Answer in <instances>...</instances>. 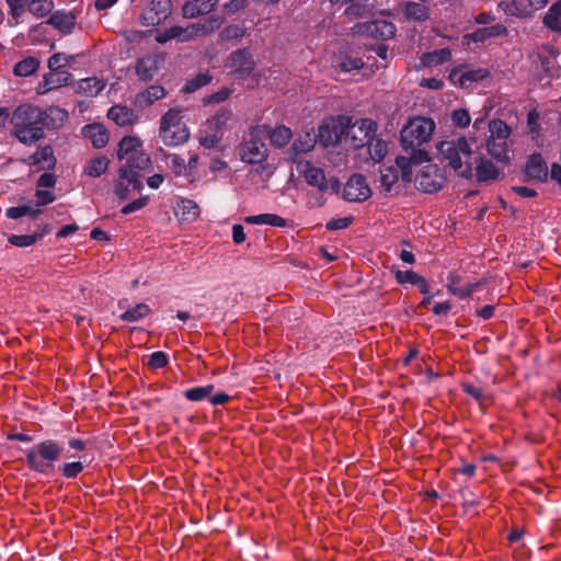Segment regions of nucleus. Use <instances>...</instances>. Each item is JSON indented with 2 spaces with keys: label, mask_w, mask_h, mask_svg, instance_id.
<instances>
[{
  "label": "nucleus",
  "mask_w": 561,
  "mask_h": 561,
  "mask_svg": "<svg viewBox=\"0 0 561 561\" xmlns=\"http://www.w3.org/2000/svg\"><path fill=\"white\" fill-rule=\"evenodd\" d=\"M68 113L58 106L42 110L32 105L18 106L11 117L12 135L22 144L31 146L44 138V129H55L67 119Z\"/></svg>",
  "instance_id": "f257e3e1"
},
{
  "label": "nucleus",
  "mask_w": 561,
  "mask_h": 561,
  "mask_svg": "<svg viewBox=\"0 0 561 561\" xmlns=\"http://www.w3.org/2000/svg\"><path fill=\"white\" fill-rule=\"evenodd\" d=\"M435 129V123L431 118L417 116L411 118L400 131V142L405 154L398 156L396 162L401 168V179L408 183L412 180V167L430 160L427 150L423 145L427 144Z\"/></svg>",
  "instance_id": "f03ea898"
},
{
  "label": "nucleus",
  "mask_w": 561,
  "mask_h": 561,
  "mask_svg": "<svg viewBox=\"0 0 561 561\" xmlns=\"http://www.w3.org/2000/svg\"><path fill=\"white\" fill-rule=\"evenodd\" d=\"M437 150L440 162L446 163L458 176L463 179L472 178L473 157L476 153L465 137L440 141Z\"/></svg>",
  "instance_id": "7ed1b4c3"
},
{
  "label": "nucleus",
  "mask_w": 561,
  "mask_h": 561,
  "mask_svg": "<svg viewBox=\"0 0 561 561\" xmlns=\"http://www.w3.org/2000/svg\"><path fill=\"white\" fill-rule=\"evenodd\" d=\"M301 173L306 183L312 187L307 193V206L311 209L323 207L327 203L325 194H336L341 183L335 176H327L325 172L311 162L301 163Z\"/></svg>",
  "instance_id": "20e7f679"
},
{
  "label": "nucleus",
  "mask_w": 561,
  "mask_h": 561,
  "mask_svg": "<svg viewBox=\"0 0 561 561\" xmlns=\"http://www.w3.org/2000/svg\"><path fill=\"white\" fill-rule=\"evenodd\" d=\"M65 447L57 440L45 439L25 450V462L28 469L39 474L48 476L56 469Z\"/></svg>",
  "instance_id": "39448f33"
},
{
  "label": "nucleus",
  "mask_w": 561,
  "mask_h": 561,
  "mask_svg": "<svg viewBox=\"0 0 561 561\" xmlns=\"http://www.w3.org/2000/svg\"><path fill=\"white\" fill-rule=\"evenodd\" d=\"M267 126L251 127L244 141L239 147L241 160L249 164L262 163L268 156L265 144L267 138Z\"/></svg>",
  "instance_id": "423d86ee"
},
{
  "label": "nucleus",
  "mask_w": 561,
  "mask_h": 561,
  "mask_svg": "<svg viewBox=\"0 0 561 561\" xmlns=\"http://www.w3.org/2000/svg\"><path fill=\"white\" fill-rule=\"evenodd\" d=\"M159 137L168 147H175L186 142L190 138L188 129L182 122L181 111L170 108L160 119Z\"/></svg>",
  "instance_id": "0eeeda50"
},
{
  "label": "nucleus",
  "mask_w": 561,
  "mask_h": 561,
  "mask_svg": "<svg viewBox=\"0 0 561 561\" xmlns=\"http://www.w3.org/2000/svg\"><path fill=\"white\" fill-rule=\"evenodd\" d=\"M342 122L345 124L344 140L354 149H360L374 140L378 129V124L370 118H359L353 122L351 117L342 116Z\"/></svg>",
  "instance_id": "6e6552de"
},
{
  "label": "nucleus",
  "mask_w": 561,
  "mask_h": 561,
  "mask_svg": "<svg viewBox=\"0 0 561 561\" xmlns=\"http://www.w3.org/2000/svg\"><path fill=\"white\" fill-rule=\"evenodd\" d=\"M117 158L125 160L122 167L146 169L150 164V158L141 149V141L137 137L125 136L118 144Z\"/></svg>",
  "instance_id": "1a4fd4ad"
},
{
  "label": "nucleus",
  "mask_w": 561,
  "mask_h": 561,
  "mask_svg": "<svg viewBox=\"0 0 561 561\" xmlns=\"http://www.w3.org/2000/svg\"><path fill=\"white\" fill-rule=\"evenodd\" d=\"M142 169L121 167L118 170V179L116 180L114 193L121 201L129 197L131 192H139L144 184L139 172Z\"/></svg>",
  "instance_id": "9d476101"
},
{
  "label": "nucleus",
  "mask_w": 561,
  "mask_h": 561,
  "mask_svg": "<svg viewBox=\"0 0 561 561\" xmlns=\"http://www.w3.org/2000/svg\"><path fill=\"white\" fill-rule=\"evenodd\" d=\"M371 196V190L362 174H353L344 185L342 197L351 203H362Z\"/></svg>",
  "instance_id": "9b49d317"
},
{
  "label": "nucleus",
  "mask_w": 561,
  "mask_h": 561,
  "mask_svg": "<svg viewBox=\"0 0 561 561\" xmlns=\"http://www.w3.org/2000/svg\"><path fill=\"white\" fill-rule=\"evenodd\" d=\"M172 12L171 0H151L141 13V23L145 26H156L168 19Z\"/></svg>",
  "instance_id": "f8f14e48"
},
{
  "label": "nucleus",
  "mask_w": 561,
  "mask_h": 561,
  "mask_svg": "<svg viewBox=\"0 0 561 561\" xmlns=\"http://www.w3.org/2000/svg\"><path fill=\"white\" fill-rule=\"evenodd\" d=\"M345 124L342 122V116L335 119L325 122L319 126L318 139L324 147L334 146L344 139Z\"/></svg>",
  "instance_id": "ddd939ff"
},
{
  "label": "nucleus",
  "mask_w": 561,
  "mask_h": 561,
  "mask_svg": "<svg viewBox=\"0 0 561 561\" xmlns=\"http://www.w3.org/2000/svg\"><path fill=\"white\" fill-rule=\"evenodd\" d=\"M233 73L244 77L249 76L254 67L252 53L249 48H241L232 51L225 64Z\"/></svg>",
  "instance_id": "4468645a"
},
{
  "label": "nucleus",
  "mask_w": 561,
  "mask_h": 561,
  "mask_svg": "<svg viewBox=\"0 0 561 561\" xmlns=\"http://www.w3.org/2000/svg\"><path fill=\"white\" fill-rule=\"evenodd\" d=\"M525 182L545 183L549 176L547 162L538 152L530 154L524 170Z\"/></svg>",
  "instance_id": "2eb2a0df"
},
{
  "label": "nucleus",
  "mask_w": 561,
  "mask_h": 561,
  "mask_svg": "<svg viewBox=\"0 0 561 561\" xmlns=\"http://www.w3.org/2000/svg\"><path fill=\"white\" fill-rule=\"evenodd\" d=\"M358 32L383 41L394 37L397 27L392 22L375 20L357 25Z\"/></svg>",
  "instance_id": "dca6fc26"
},
{
  "label": "nucleus",
  "mask_w": 561,
  "mask_h": 561,
  "mask_svg": "<svg viewBox=\"0 0 561 561\" xmlns=\"http://www.w3.org/2000/svg\"><path fill=\"white\" fill-rule=\"evenodd\" d=\"M23 163L35 167L38 171H50L55 169L57 159L54 156L53 147L49 145L39 147L34 153L23 159Z\"/></svg>",
  "instance_id": "f3484780"
},
{
  "label": "nucleus",
  "mask_w": 561,
  "mask_h": 561,
  "mask_svg": "<svg viewBox=\"0 0 561 561\" xmlns=\"http://www.w3.org/2000/svg\"><path fill=\"white\" fill-rule=\"evenodd\" d=\"M446 183V178L440 173L437 167H428L417 176L419 190L425 193H435L440 191Z\"/></svg>",
  "instance_id": "a211bd4d"
},
{
  "label": "nucleus",
  "mask_w": 561,
  "mask_h": 561,
  "mask_svg": "<svg viewBox=\"0 0 561 561\" xmlns=\"http://www.w3.org/2000/svg\"><path fill=\"white\" fill-rule=\"evenodd\" d=\"M72 80V75L67 70H49L37 87L38 94H45L51 90L67 85Z\"/></svg>",
  "instance_id": "6ab92c4d"
},
{
  "label": "nucleus",
  "mask_w": 561,
  "mask_h": 561,
  "mask_svg": "<svg viewBox=\"0 0 561 561\" xmlns=\"http://www.w3.org/2000/svg\"><path fill=\"white\" fill-rule=\"evenodd\" d=\"M218 0H187L183 7V16L186 19H194L199 15H205L215 10Z\"/></svg>",
  "instance_id": "aec40b11"
},
{
  "label": "nucleus",
  "mask_w": 561,
  "mask_h": 561,
  "mask_svg": "<svg viewBox=\"0 0 561 561\" xmlns=\"http://www.w3.org/2000/svg\"><path fill=\"white\" fill-rule=\"evenodd\" d=\"M77 13L73 11H56L47 20V23L60 31L62 34H70L75 28Z\"/></svg>",
  "instance_id": "412c9836"
},
{
  "label": "nucleus",
  "mask_w": 561,
  "mask_h": 561,
  "mask_svg": "<svg viewBox=\"0 0 561 561\" xmlns=\"http://www.w3.org/2000/svg\"><path fill=\"white\" fill-rule=\"evenodd\" d=\"M477 163L476 167V175L478 182H490L497 180L500 175V170L493 162L486 160L479 154H474L473 164Z\"/></svg>",
  "instance_id": "4be33fe9"
},
{
  "label": "nucleus",
  "mask_w": 561,
  "mask_h": 561,
  "mask_svg": "<svg viewBox=\"0 0 561 561\" xmlns=\"http://www.w3.org/2000/svg\"><path fill=\"white\" fill-rule=\"evenodd\" d=\"M431 0H416L409 1L404 4V15L408 20L414 22H425L430 18V3Z\"/></svg>",
  "instance_id": "5701e85b"
},
{
  "label": "nucleus",
  "mask_w": 561,
  "mask_h": 561,
  "mask_svg": "<svg viewBox=\"0 0 561 561\" xmlns=\"http://www.w3.org/2000/svg\"><path fill=\"white\" fill-rule=\"evenodd\" d=\"M136 73L141 81H150L159 70V59L157 56H145L136 61Z\"/></svg>",
  "instance_id": "b1692460"
},
{
  "label": "nucleus",
  "mask_w": 561,
  "mask_h": 561,
  "mask_svg": "<svg viewBox=\"0 0 561 561\" xmlns=\"http://www.w3.org/2000/svg\"><path fill=\"white\" fill-rule=\"evenodd\" d=\"M107 117L118 126L133 125L138 116L133 108L123 105H114L107 112Z\"/></svg>",
  "instance_id": "393cba45"
},
{
  "label": "nucleus",
  "mask_w": 561,
  "mask_h": 561,
  "mask_svg": "<svg viewBox=\"0 0 561 561\" xmlns=\"http://www.w3.org/2000/svg\"><path fill=\"white\" fill-rule=\"evenodd\" d=\"M317 144V136L310 133H305L300 135L293 142L289 149V157L291 160H295L299 154L307 153L311 151Z\"/></svg>",
  "instance_id": "a878e982"
},
{
  "label": "nucleus",
  "mask_w": 561,
  "mask_h": 561,
  "mask_svg": "<svg viewBox=\"0 0 561 561\" xmlns=\"http://www.w3.org/2000/svg\"><path fill=\"white\" fill-rule=\"evenodd\" d=\"M35 226H36V229L33 230L32 233H30V234H11L8 238V241L12 245L19 247V248H26V247L33 245L34 243H36L37 240L42 239L50 230L48 226H45L39 231V226L38 225H35Z\"/></svg>",
  "instance_id": "bb28decb"
},
{
  "label": "nucleus",
  "mask_w": 561,
  "mask_h": 561,
  "mask_svg": "<svg viewBox=\"0 0 561 561\" xmlns=\"http://www.w3.org/2000/svg\"><path fill=\"white\" fill-rule=\"evenodd\" d=\"M499 7L504 11L505 14L519 19L530 18L533 15V10L530 9L528 2L523 3L516 0H502L499 3Z\"/></svg>",
  "instance_id": "cd10ccee"
},
{
  "label": "nucleus",
  "mask_w": 561,
  "mask_h": 561,
  "mask_svg": "<svg viewBox=\"0 0 561 561\" xmlns=\"http://www.w3.org/2000/svg\"><path fill=\"white\" fill-rule=\"evenodd\" d=\"M84 136L90 138L95 148H103L108 142V131L100 124H90L83 128Z\"/></svg>",
  "instance_id": "c85d7f7f"
},
{
  "label": "nucleus",
  "mask_w": 561,
  "mask_h": 561,
  "mask_svg": "<svg viewBox=\"0 0 561 561\" xmlns=\"http://www.w3.org/2000/svg\"><path fill=\"white\" fill-rule=\"evenodd\" d=\"M232 118L231 110L226 107L220 108L207 123V131H216L222 135V130L226 128L228 122Z\"/></svg>",
  "instance_id": "c756f323"
},
{
  "label": "nucleus",
  "mask_w": 561,
  "mask_h": 561,
  "mask_svg": "<svg viewBox=\"0 0 561 561\" xmlns=\"http://www.w3.org/2000/svg\"><path fill=\"white\" fill-rule=\"evenodd\" d=\"M399 170L401 171V168L398 167L397 163L396 165H383L380 168V183L385 192H391L394 184H397L399 180Z\"/></svg>",
  "instance_id": "7c9ffc66"
},
{
  "label": "nucleus",
  "mask_w": 561,
  "mask_h": 561,
  "mask_svg": "<svg viewBox=\"0 0 561 561\" xmlns=\"http://www.w3.org/2000/svg\"><path fill=\"white\" fill-rule=\"evenodd\" d=\"M165 95V90L160 85H150L146 91L137 94L136 103L140 106H149L153 102L162 99Z\"/></svg>",
  "instance_id": "2f4dec72"
},
{
  "label": "nucleus",
  "mask_w": 561,
  "mask_h": 561,
  "mask_svg": "<svg viewBox=\"0 0 561 561\" xmlns=\"http://www.w3.org/2000/svg\"><path fill=\"white\" fill-rule=\"evenodd\" d=\"M267 137L270 138L271 144L277 148L286 146L293 136L290 128L284 125L277 126L274 129H270L267 127Z\"/></svg>",
  "instance_id": "473e14b6"
},
{
  "label": "nucleus",
  "mask_w": 561,
  "mask_h": 561,
  "mask_svg": "<svg viewBox=\"0 0 561 561\" xmlns=\"http://www.w3.org/2000/svg\"><path fill=\"white\" fill-rule=\"evenodd\" d=\"M543 24L558 33H561V0L554 2L543 18Z\"/></svg>",
  "instance_id": "72a5a7b5"
},
{
  "label": "nucleus",
  "mask_w": 561,
  "mask_h": 561,
  "mask_svg": "<svg viewBox=\"0 0 561 561\" xmlns=\"http://www.w3.org/2000/svg\"><path fill=\"white\" fill-rule=\"evenodd\" d=\"M224 21L225 18L221 15H210L203 22L195 23L198 37L214 33L222 25Z\"/></svg>",
  "instance_id": "f704fd0d"
},
{
  "label": "nucleus",
  "mask_w": 561,
  "mask_h": 561,
  "mask_svg": "<svg viewBox=\"0 0 561 561\" xmlns=\"http://www.w3.org/2000/svg\"><path fill=\"white\" fill-rule=\"evenodd\" d=\"M245 222L252 225H270L273 227H285L287 225L286 220L275 214H261L255 216L245 217Z\"/></svg>",
  "instance_id": "c9c22d12"
},
{
  "label": "nucleus",
  "mask_w": 561,
  "mask_h": 561,
  "mask_svg": "<svg viewBox=\"0 0 561 561\" xmlns=\"http://www.w3.org/2000/svg\"><path fill=\"white\" fill-rule=\"evenodd\" d=\"M451 59V51L449 48H442L432 53H426L422 56L421 60L424 66H437L447 62Z\"/></svg>",
  "instance_id": "e433bc0d"
},
{
  "label": "nucleus",
  "mask_w": 561,
  "mask_h": 561,
  "mask_svg": "<svg viewBox=\"0 0 561 561\" xmlns=\"http://www.w3.org/2000/svg\"><path fill=\"white\" fill-rule=\"evenodd\" d=\"M490 138L493 140L506 141L511 135V128L502 119H493L489 123Z\"/></svg>",
  "instance_id": "4c0bfd02"
},
{
  "label": "nucleus",
  "mask_w": 561,
  "mask_h": 561,
  "mask_svg": "<svg viewBox=\"0 0 561 561\" xmlns=\"http://www.w3.org/2000/svg\"><path fill=\"white\" fill-rule=\"evenodd\" d=\"M39 67V61L35 57H26L19 61L13 69V73L18 77H27L33 75Z\"/></svg>",
  "instance_id": "58836bf2"
},
{
  "label": "nucleus",
  "mask_w": 561,
  "mask_h": 561,
  "mask_svg": "<svg viewBox=\"0 0 561 561\" xmlns=\"http://www.w3.org/2000/svg\"><path fill=\"white\" fill-rule=\"evenodd\" d=\"M368 153L374 162H380L388 152V145L385 140L374 137V140L369 141Z\"/></svg>",
  "instance_id": "ea45409f"
},
{
  "label": "nucleus",
  "mask_w": 561,
  "mask_h": 561,
  "mask_svg": "<svg viewBox=\"0 0 561 561\" xmlns=\"http://www.w3.org/2000/svg\"><path fill=\"white\" fill-rule=\"evenodd\" d=\"M150 308L146 304H137L135 307L126 310L124 313L119 316L123 321L134 322L138 321L150 313Z\"/></svg>",
  "instance_id": "a19ab883"
},
{
  "label": "nucleus",
  "mask_w": 561,
  "mask_h": 561,
  "mask_svg": "<svg viewBox=\"0 0 561 561\" xmlns=\"http://www.w3.org/2000/svg\"><path fill=\"white\" fill-rule=\"evenodd\" d=\"M211 80H213V76L208 71L201 72L197 76H195L194 78L187 80V82L185 83L182 91H184L186 93L195 92L198 89L209 84L211 82Z\"/></svg>",
  "instance_id": "79ce46f5"
},
{
  "label": "nucleus",
  "mask_w": 561,
  "mask_h": 561,
  "mask_svg": "<svg viewBox=\"0 0 561 561\" xmlns=\"http://www.w3.org/2000/svg\"><path fill=\"white\" fill-rule=\"evenodd\" d=\"M486 148L488 152L497 161L503 162L508 160L506 141L489 139Z\"/></svg>",
  "instance_id": "37998d69"
},
{
  "label": "nucleus",
  "mask_w": 561,
  "mask_h": 561,
  "mask_svg": "<svg viewBox=\"0 0 561 561\" xmlns=\"http://www.w3.org/2000/svg\"><path fill=\"white\" fill-rule=\"evenodd\" d=\"M214 388L215 387L213 385H207V386H203V387H194V388H190V389L185 390L183 392V394L187 400L193 401V402L203 401L205 399L209 400V397L213 393Z\"/></svg>",
  "instance_id": "c03bdc74"
},
{
  "label": "nucleus",
  "mask_w": 561,
  "mask_h": 561,
  "mask_svg": "<svg viewBox=\"0 0 561 561\" xmlns=\"http://www.w3.org/2000/svg\"><path fill=\"white\" fill-rule=\"evenodd\" d=\"M42 210L39 208H33L27 205L10 207L7 209V216L11 219H19L23 216H28L31 219L35 220Z\"/></svg>",
  "instance_id": "a18cd8bd"
},
{
  "label": "nucleus",
  "mask_w": 561,
  "mask_h": 561,
  "mask_svg": "<svg viewBox=\"0 0 561 561\" xmlns=\"http://www.w3.org/2000/svg\"><path fill=\"white\" fill-rule=\"evenodd\" d=\"M27 8L35 16L44 18L53 11L54 2L51 0H32Z\"/></svg>",
  "instance_id": "49530a36"
},
{
  "label": "nucleus",
  "mask_w": 561,
  "mask_h": 561,
  "mask_svg": "<svg viewBox=\"0 0 561 561\" xmlns=\"http://www.w3.org/2000/svg\"><path fill=\"white\" fill-rule=\"evenodd\" d=\"M158 151L160 152V154L162 157H164L165 159L170 160V162H168V164L171 168L172 172L176 176H180V175L184 174V172L186 170V163H185L183 158H181L178 154L168 153L162 148H160Z\"/></svg>",
  "instance_id": "de8ad7c7"
},
{
  "label": "nucleus",
  "mask_w": 561,
  "mask_h": 561,
  "mask_svg": "<svg viewBox=\"0 0 561 561\" xmlns=\"http://www.w3.org/2000/svg\"><path fill=\"white\" fill-rule=\"evenodd\" d=\"M108 163L110 161L105 157L91 159L84 172L90 176L98 178L107 170Z\"/></svg>",
  "instance_id": "09e8293b"
},
{
  "label": "nucleus",
  "mask_w": 561,
  "mask_h": 561,
  "mask_svg": "<svg viewBox=\"0 0 561 561\" xmlns=\"http://www.w3.org/2000/svg\"><path fill=\"white\" fill-rule=\"evenodd\" d=\"M175 38L180 42H190L198 37L195 23L187 25L186 27L173 26Z\"/></svg>",
  "instance_id": "8fccbe9b"
},
{
  "label": "nucleus",
  "mask_w": 561,
  "mask_h": 561,
  "mask_svg": "<svg viewBox=\"0 0 561 561\" xmlns=\"http://www.w3.org/2000/svg\"><path fill=\"white\" fill-rule=\"evenodd\" d=\"M488 76L489 71L482 68L465 71L460 77V85L466 87L468 83L481 81Z\"/></svg>",
  "instance_id": "3c124183"
},
{
  "label": "nucleus",
  "mask_w": 561,
  "mask_h": 561,
  "mask_svg": "<svg viewBox=\"0 0 561 561\" xmlns=\"http://www.w3.org/2000/svg\"><path fill=\"white\" fill-rule=\"evenodd\" d=\"M462 390L470 397H472L480 405L484 404L488 400V394L481 387H478L470 382L462 383Z\"/></svg>",
  "instance_id": "603ef678"
},
{
  "label": "nucleus",
  "mask_w": 561,
  "mask_h": 561,
  "mask_svg": "<svg viewBox=\"0 0 561 561\" xmlns=\"http://www.w3.org/2000/svg\"><path fill=\"white\" fill-rule=\"evenodd\" d=\"M84 469V466L80 461L65 462L59 466L61 474L67 479L77 478Z\"/></svg>",
  "instance_id": "864d4df0"
},
{
  "label": "nucleus",
  "mask_w": 561,
  "mask_h": 561,
  "mask_svg": "<svg viewBox=\"0 0 561 561\" xmlns=\"http://www.w3.org/2000/svg\"><path fill=\"white\" fill-rule=\"evenodd\" d=\"M204 135L199 137V144L204 148H215L219 145V142L222 139V135L216 133V131H207V127L204 129Z\"/></svg>",
  "instance_id": "5fc2aeb1"
},
{
  "label": "nucleus",
  "mask_w": 561,
  "mask_h": 561,
  "mask_svg": "<svg viewBox=\"0 0 561 561\" xmlns=\"http://www.w3.org/2000/svg\"><path fill=\"white\" fill-rule=\"evenodd\" d=\"M71 57L64 53H56L48 59V68L51 71L61 70V68L70 64Z\"/></svg>",
  "instance_id": "6e6d98bb"
},
{
  "label": "nucleus",
  "mask_w": 561,
  "mask_h": 561,
  "mask_svg": "<svg viewBox=\"0 0 561 561\" xmlns=\"http://www.w3.org/2000/svg\"><path fill=\"white\" fill-rule=\"evenodd\" d=\"M501 30H504L501 25L479 28L472 33L471 37L474 42H483L489 37L499 35Z\"/></svg>",
  "instance_id": "4d7b16f0"
},
{
  "label": "nucleus",
  "mask_w": 561,
  "mask_h": 561,
  "mask_svg": "<svg viewBox=\"0 0 561 561\" xmlns=\"http://www.w3.org/2000/svg\"><path fill=\"white\" fill-rule=\"evenodd\" d=\"M244 28L240 25L232 24L225 27L221 33L220 37L222 41H230L236 38H241L244 36Z\"/></svg>",
  "instance_id": "13d9d810"
},
{
  "label": "nucleus",
  "mask_w": 561,
  "mask_h": 561,
  "mask_svg": "<svg viewBox=\"0 0 561 561\" xmlns=\"http://www.w3.org/2000/svg\"><path fill=\"white\" fill-rule=\"evenodd\" d=\"M451 121L455 126L465 128L469 126L471 117L469 112L465 108L455 110L451 114Z\"/></svg>",
  "instance_id": "bf43d9fd"
},
{
  "label": "nucleus",
  "mask_w": 561,
  "mask_h": 561,
  "mask_svg": "<svg viewBox=\"0 0 561 561\" xmlns=\"http://www.w3.org/2000/svg\"><path fill=\"white\" fill-rule=\"evenodd\" d=\"M364 67V62L359 57L347 56L340 62L342 71L350 72L352 70H359Z\"/></svg>",
  "instance_id": "052dcab7"
},
{
  "label": "nucleus",
  "mask_w": 561,
  "mask_h": 561,
  "mask_svg": "<svg viewBox=\"0 0 561 561\" xmlns=\"http://www.w3.org/2000/svg\"><path fill=\"white\" fill-rule=\"evenodd\" d=\"M104 83L95 78H88L82 80L81 89L90 94H98L104 89Z\"/></svg>",
  "instance_id": "680f3d73"
},
{
  "label": "nucleus",
  "mask_w": 561,
  "mask_h": 561,
  "mask_svg": "<svg viewBox=\"0 0 561 561\" xmlns=\"http://www.w3.org/2000/svg\"><path fill=\"white\" fill-rule=\"evenodd\" d=\"M354 221V217L333 218L329 220L325 228L330 231L341 230L347 228Z\"/></svg>",
  "instance_id": "e2e57ef3"
},
{
  "label": "nucleus",
  "mask_w": 561,
  "mask_h": 561,
  "mask_svg": "<svg viewBox=\"0 0 561 561\" xmlns=\"http://www.w3.org/2000/svg\"><path fill=\"white\" fill-rule=\"evenodd\" d=\"M148 365L152 369L163 368L168 365V356L161 351L151 354Z\"/></svg>",
  "instance_id": "0e129e2a"
},
{
  "label": "nucleus",
  "mask_w": 561,
  "mask_h": 561,
  "mask_svg": "<svg viewBox=\"0 0 561 561\" xmlns=\"http://www.w3.org/2000/svg\"><path fill=\"white\" fill-rule=\"evenodd\" d=\"M35 197L37 207L46 206L56 199V196L53 192L43 188L36 190Z\"/></svg>",
  "instance_id": "69168bd1"
},
{
  "label": "nucleus",
  "mask_w": 561,
  "mask_h": 561,
  "mask_svg": "<svg viewBox=\"0 0 561 561\" xmlns=\"http://www.w3.org/2000/svg\"><path fill=\"white\" fill-rule=\"evenodd\" d=\"M231 94V90L224 88L204 99L205 104H218L225 102Z\"/></svg>",
  "instance_id": "338daca9"
},
{
  "label": "nucleus",
  "mask_w": 561,
  "mask_h": 561,
  "mask_svg": "<svg viewBox=\"0 0 561 561\" xmlns=\"http://www.w3.org/2000/svg\"><path fill=\"white\" fill-rule=\"evenodd\" d=\"M57 183V176L48 171L44 172L36 182L37 188H51Z\"/></svg>",
  "instance_id": "774afa93"
}]
</instances>
